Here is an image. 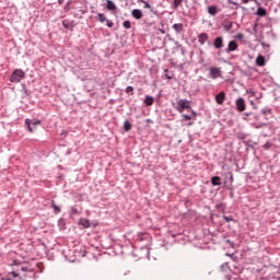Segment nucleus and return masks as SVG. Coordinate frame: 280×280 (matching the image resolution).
Masks as SVG:
<instances>
[{"mask_svg": "<svg viewBox=\"0 0 280 280\" xmlns=\"http://www.w3.org/2000/svg\"><path fill=\"white\" fill-rule=\"evenodd\" d=\"M124 130L126 132H130V130H132V124H130V121H128V120H125V122H124Z\"/></svg>", "mask_w": 280, "mask_h": 280, "instance_id": "dca6fc26", "label": "nucleus"}, {"mask_svg": "<svg viewBox=\"0 0 280 280\" xmlns=\"http://www.w3.org/2000/svg\"><path fill=\"white\" fill-rule=\"evenodd\" d=\"M79 224L83 226V229H91V221H89L88 219H80Z\"/></svg>", "mask_w": 280, "mask_h": 280, "instance_id": "9d476101", "label": "nucleus"}, {"mask_svg": "<svg viewBox=\"0 0 280 280\" xmlns=\"http://www.w3.org/2000/svg\"><path fill=\"white\" fill-rule=\"evenodd\" d=\"M131 16H133V19H136L137 21H140V19H143V11H141L140 9H133L131 11Z\"/></svg>", "mask_w": 280, "mask_h": 280, "instance_id": "6e6552de", "label": "nucleus"}, {"mask_svg": "<svg viewBox=\"0 0 280 280\" xmlns=\"http://www.w3.org/2000/svg\"><path fill=\"white\" fill-rule=\"evenodd\" d=\"M237 38H244V35L243 34H238Z\"/></svg>", "mask_w": 280, "mask_h": 280, "instance_id": "c9c22d12", "label": "nucleus"}, {"mask_svg": "<svg viewBox=\"0 0 280 280\" xmlns=\"http://www.w3.org/2000/svg\"><path fill=\"white\" fill-rule=\"evenodd\" d=\"M243 3H248L249 1H254V0H242Z\"/></svg>", "mask_w": 280, "mask_h": 280, "instance_id": "f704fd0d", "label": "nucleus"}, {"mask_svg": "<svg viewBox=\"0 0 280 280\" xmlns=\"http://www.w3.org/2000/svg\"><path fill=\"white\" fill-rule=\"evenodd\" d=\"M237 49V43L235 40H232L228 45V51H235Z\"/></svg>", "mask_w": 280, "mask_h": 280, "instance_id": "4468645a", "label": "nucleus"}, {"mask_svg": "<svg viewBox=\"0 0 280 280\" xmlns=\"http://www.w3.org/2000/svg\"><path fill=\"white\" fill-rule=\"evenodd\" d=\"M25 78V71L22 69H15L11 77H10V82H15L19 83Z\"/></svg>", "mask_w": 280, "mask_h": 280, "instance_id": "f257e3e1", "label": "nucleus"}, {"mask_svg": "<svg viewBox=\"0 0 280 280\" xmlns=\"http://www.w3.org/2000/svg\"><path fill=\"white\" fill-rule=\"evenodd\" d=\"M183 117H184V119H186V121L191 120V116H189V115H183Z\"/></svg>", "mask_w": 280, "mask_h": 280, "instance_id": "bb28decb", "label": "nucleus"}, {"mask_svg": "<svg viewBox=\"0 0 280 280\" xmlns=\"http://www.w3.org/2000/svg\"><path fill=\"white\" fill-rule=\"evenodd\" d=\"M180 3H183V0H174V9L176 10Z\"/></svg>", "mask_w": 280, "mask_h": 280, "instance_id": "b1692460", "label": "nucleus"}, {"mask_svg": "<svg viewBox=\"0 0 280 280\" xmlns=\"http://www.w3.org/2000/svg\"><path fill=\"white\" fill-rule=\"evenodd\" d=\"M106 8L109 11H115L117 10V5L115 4V2H113L112 0H107L106 1Z\"/></svg>", "mask_w": 280, "mask_h": 280, "instance_id": "f8f14e48", "label": "nucleus"}, {"mask_svg": "<svg viewBox=\"0 0 280 280\" xmlns=\"http://www.w3.org/2000/svg\"><path fill=\"white\" fill-rule=\"evenodd\" d=\"M106 25H107V27H113V25H115V23H113V21H110V20H106Z\"/></svg>", "mask_w": 280, "mask_h": 280, "instance_id": "a878e982", "label": "nucleus"}, {"mask_svg": "<svg viewBox=\"0 0 280 280\" xmlns=\"http://www.w3.org/2000/svg\"><path fill=\"white\" fill-rule=\"evenodd\" d=\"M211 183H212L213 187L222 185L220 176L212 177Z\"/></svg>", "mask_w": 280, "mask_h": 280, "instance_id": "2eb2a0df", "label": "nucleus"}, {"mask_svg": "<svg viewBox=\"0 0 280 280\" xmlns=\"http://www.w3.org/2000/svg\"><path fill=\"white\" fill-rule=\"evenodd\" d=\"M229 3H231L232 5H237V2H234L232 0H229Z\"/></svg>", "mask_w": 280, "mask_h": 280, "instance_id": "7c9ffc66", "label": "nucleus"}, {"mask_svg": "<svg viewBox=\"0 0 280 280\" xmlns=\"http://www.w3.org/2000/svg\"><path fill=\"white\" fill-rule=\"evenodd\" d=\"M144 104H145V106H152V104H154V97H152V96H147V97L144 98Z\"/></svg>", "mask_w": 280, "mask_h": 280, "instance_id": "a211bd4d", "label": "nucleus"}, {"mask_svg": "<svg viewBox=\"0 0 280 280\" xmlns=\"http://www.w3.org/2000/svg\"><path fill=\"white\" fill-rule=\"evenodd\" d=\"M236 109L240 113H244V110H246V102L244 101V98L241 97L236 101Z\"/></svg>", "mask_w": 280, "mask_h": 280, "instance_id": "39448f33", "label": "nucleus"}, {"mask_svg": "<svg viewBox=\"0 0 280 280\" xmlns=\"http://www.w3.org/2000/svg\"><path fill=\"white\" fill-rule=\"evenodd\" d=\"M71 211L73 214L78 213V209H75V208H71Z\"/></svg>", "mask_w": 280, "mask_h": 280, "instance_id": "c756f323", "label": "nucleus"}, {"mask_svg": "<svg viewBox=\"0 0 280 280\" xmlns=\"http://www.w3.org/2000/svg\"><path fill=\"white\" fill-rule=\"evenodd\" d=\"M135 88H132V86H127V89H126V93H130V95H135Z\"/></svg>", "mask_w": 280, "mask_h": 280, "instance_id": "5701e85b", "label": "nucleus"}, {"mask_svg": "<svg viewBox=\"0 0 280 280\" xmlns=\"http://www.w3.org/2000/svg\"><path fill=\"white\" fill-rule=\"evenodd\" d=\"M173 30H175L177 34H180V32H183V23L174 24Z\"/></svg>", "mask_w": 280, "mask_h": 280, "instance_id": "f3484780", "label": "nucleus"}, {"mask_svg": "<svg viewBox=\"0 0 280 280\" xmlns=\"http://www.w3.org/2000/svg\"><path fill=\"white\" fill-rule=\"evenodd\" d=\"M12 277H19V273L18 272H11Z\"/></svg>", "mask_w": 280, "mask_h": 280, "instance_id": "2f4dec72", "label": "nucleus"}, {"mask_svg": "<svg viewBox=\"0 0 280 280\" xmlns=\"http://www.w3.org/2000/svg\"><path fill=\"white\" fill-rule=\"evenodd\" d=\"M144 8L150 10V8H152V5H150V3H148V2H144Z\"/></svg>", "mask_w": 280, "mask_h": 280, "instance_id": "cd10ccee", "label": "nucleus"}, {"mask_svg": "<svg viewBox=\"0 0 280 280\" xmlns=\"http://www.w3.org/2000/svg\"><path fill=\"white\" fill-rule=\"evenodd\" d=\"M165 77L167 78V80H172V75H170V74H165Z\"/></svg>", "mask_w": 280, "mask_h": 280, "instance_id": "72a5a7b5", "label": "nucleus"}, {"mask_svg": "<svg viewBox=\"0 0 280 280\" xmlns=\"http://www.w3.org/2000/svg\"><path fill=\"white\" fill-rule=\"evenodd\" d=\"M0 280H10V279H5V278H0Z\"/></svg>", "mask_w": 280, "mask_h": 280, "instance_id": "e433bc0d", "label": "nucleus"}, {"mask_svg": "<svg viewBox=\"0 0 280 280\" xmlns=\"http://www.w3.org/2000/svg\"><path fill=\"white\" fill-rule=\"evenodd\" d=\"M59 5H62L65 3V0H58Z\"/></svg>", "mask_w": 280, "mask_h": 280, "instance_id": "473e14b6", "label": "nucleus"}, {"mask_svg": "<svg viewBox=\"0 0 280 280\" xmlns=\"http://www.w3.org/2000/svg\"><path fill=\"white\" fill-rule=\"evenodd\" d=\"M122 26L125 27V30H130V27H132V24H130V21H125L122 23Z\"/></svg>", "mask_w": 280, "mask_h": 280, "instance_id": "4be33fe9", "label": "nucleus"}, {"mask_svg": "<svg viewBox=\"0 0 280 280\" xmlns=\"http://www.w3.org/2000/svg\"><path fill=\"white\" fill-rule=\"evenodd\" d=\"M198 43H200V45H205V43H209V34H207V33L199 34Z\"/></svg>", "mask_w": 280, "mask_h": 280, "instance_id": "1a4fd4ad", "label": "nucleus"}, {"mask_svg": "<svg viewBox=\"0 0 280 280\" xmlns=\"http://www.w3.org/2000/svg\"><path fill=\"white\" fill-rule=\"evenodd\" d=\"M257 14H258V16H266V14H267L266 9L258 8L257 9Z\"/></svg>", "mask_w": 280, "mask_h": 280, "instance_id": "aec40b11", "label": "nucleus"}, {"mask_svg": "<svg viewBox=\"0 0 280 280\" xmlns=\"http://www.w3.org/2000/svg\"><path fill=\"white\" fill-rule=\"evenodd\" d=\"M165 73H167V69L165 70Z\"/></svg>", "mask_w": 280, "mask_h": 280, "instance_id": "58836bf2", "label": "nucleus"}, {"mask_svg": "<svg viewBox=\"0 0 280 280\" xmlns=\"http://www.w3.org/2000/svg\"><path fill=\"white\" fill-rule=\"evenodd\" d=\"M224 100H226V93H224V91H221L219 94L215 95V102L220 106L224 104Z\"/></svg>", "mask_w": 280, "mask_h": 280, "instance_id": "0eeeda50", "label": "nucleus"}, {"mask_svg": "<svg viewBox=\"0 0 280 280\" xmlns=\"http://www.w3.org/2000/svg\"><path fill=\"white\" fill-rule=\"evenodd\" d=\"M265 148H268V144H265Z\"/></svg>", "mask_w": 280, "mask_h": 280, "instance_id": "4c0bfd02", "label": "nucleus"}, {"mask_svg": "<svg viewBox=\"0 0 280 280\" xmlns=\"http://www.w3.org/2000/svg\"><path fill=\"white\" fill-rule=\"evenodd\" d=\"M97 21H100V23H106V16L104 15V13H98L97 14Z\"/></svg>", "mask_w": 280, "mask_h": 280, "instance_id": "6ab92c4d", "label": "nucleus"}, {"mask_svg": "<svg viewBox=\"0 0 280 280\" xmlns=\"http://www.w3.org/2000/svg\"><path fill=\"white\" fill-rule=\"evenodd\" d=\"M25 124H26V126H27V128H28V130L31 131V132H34V128H36V126H40V120H30V119H26L25 120ZM32 126H34V128H32Z\"/></svg>", "mask_w": 280, "mask_h": 280, "instance_id": "423d86ee", "label": "nucleus"}, {"mask_svg": "<svg viewBox=\"0 0 280 280\" xmlns=\"http://www.w3.org/2000/svg\"><path fill=\"white\" fill-rule=\"evenodd\" d=\"M187 108H191V103L189 101H187V100H179L177 102L176 109L178 110V113H183Z\"/></svg>", "mask_w": 280, "mask_h": 280, "instance_id": "f03ea898", "label": "nucleus"}, {"mask_svg": "<svg viewBox=\"0 0 280 280\" xmlns=\"http://www.w3.org/2000/svg\"><path fill=\"white\" fill-rule=\"evenodd\" d=\"M208 14H210L211 16H215V14H218V7L215 5L208 7Z\"/></svg>", "mask_w": 280, "mask_h": 280, "instance_id": "ddd939ff", "label": "nucleus"}, {"mask_svg": "<svg viewBox=\"0 0 280 280\" xmlns=\"http://www.w3.org/2000/svg\"><path fill=\"white\" fill-rule=\"evenodd\" d=\"M51 207H52V209H54V211H55V213H60V207H58L57 205H56V201H51Z\"/></svg>", "mask_w": 280, "mask_h": 280, "instance_id": "412c9836", "label": "nucleus"}, {"mask_svg": "<svg viewBox=\"0 0 280 280\" xmlns=\"http://www.w3.org/2000/svg\"><path fill=\"white\" fill-rule=\"evenodd\" d=\"M62 25H63V27H65L66 30H69V24H67L66 21L62 22Z\"/></svg>", "mask_w": 280, "mask_h": 280, "instance_id": "c85d7f7f", "label": "nucleus"}, {"mask_svg": "<svg viewBox=\"0 0 280 280\" xmlns=\"http://www.w3.org/2000/svg\"><path fill=\"white\" fill-rule=\"evenodd\" d=\"M256 65H257V67H265L266 66V58L264 56L259 55L256 58Z\"/></svg>", "mask_w": 280, "mask_h": 280, "instance_id": "9b49d317", "label": "nucleus"}, {"mask_svg": "<svg viewBox=\"0 0 280 280\" xmlns=\"http://www.w3.org/2000/svg\"><path fill=\"white\" fill-rule=\"evenodd\" d=\"M213 47L214 49H222L224 47V38L222 36L214 38Z\"/></svg>", "mask_w": 280, "mask_h": 280, "instance_id": "20e7f679", "label": "nucleus"}, {"mask_svg": "<svg viewBox=\"0 0 280 280\" xmlns=\"http://www.w3.org/2000/svg\"><path fill=\"white\" fill-rule=\"evenodd\" d=\"M223 220H225V222H233V217H223Z\"/></svg>", "mask_w": 280, "mask_h": 280, "instance_id": "393cba45", "label": "nucleus"}, {"mask_svg": "<svg viewBox=\"0 0 280 280\" xmlns=\"http://www.w3.org/2000/svg\"><path fill=\"white\" fill-rule=\"evenodd\" d=\"M209 71H210V78L212 80H218V78H222V69L218 67H211Z\"/></svg>", "mask_w": 280, "mask_h": 280, "instance_id": "7ed1b4c3", "label": "nucleus"}]
</instances>
